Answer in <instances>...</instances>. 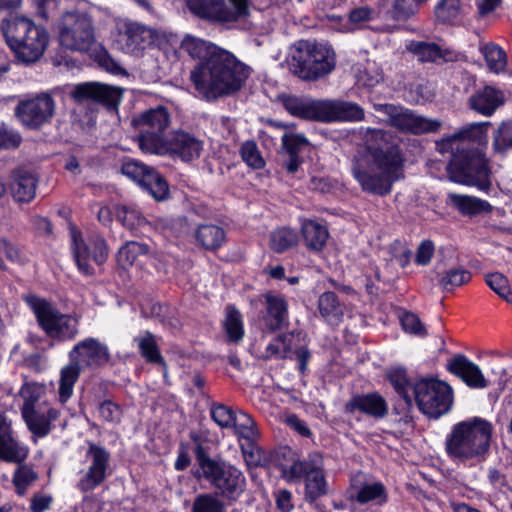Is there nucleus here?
<instances>
[{"label": "nucleus", "mask_w": 512, "mask_h": 512, "mask_svg": "<svg viewBox=\"0 0 512 512\" xmlns=\"http://www.w3.org/2000/svg\"><path fill=\"white\" fill-rule=\"evenodd\" d=\"M281 471L288 482L305 480L304 498L310 504L329 493L322 458L318 454H312L303 459H295L291 464L283 465Z\"/></svg>", "instance_id": "9d476101"}, {"label": "nucleus", "mask_w": 512, "mask_h": 512, "mask_svg": "<svg viewBox=\"0 0 512 512\" xmlns=\"http://www.w3.org/2000/svg\"><path fill=\"white\" fill-rule=\"evenodd\" d=\"M42 388L35 384H26L22 387L20 394L24 398V403L21 407V413L26 410V408H39L41 402H39L40 394Z\"/></svg>", "instance_id": "052dcab7"}, {"label": "nucleus", "mask_w": 512, "mask_h": 512, "mask_svg": "<svg viewBox=\"0 0 512 512\" xmlns=\"http://www.w3.org/2000/svg\"><path fill=\"white\" fill-rule=\"evenodd\" d=\"M387 377L395 391L405 401L407 407H411L413 400L409 395V390L413 389V386L408 382L405 371L400 369L391 370Z\"/></svg>", "instance_id": "de8ad7c7"}, {"label": "nucleus", "mask_w": 512, "mask_h": 512, "mask_svg": "<svg viewBox=\"0 0 512 512\" xmlns=\"http://www.w3.org/2000/svg\"><path fill=\"white\" fill-rule=\"evenodd\" d=\"M98 413L103 421L109 423H119L123 414L121 407L109 399L99 402Z\"/></svg>", "instance_id": "4d7b16f0"}, {"label": "nucleus", "mask_w": 512, "mask_h": 512, "mask_svg": "<svg viewBox=\"0 0 512 512\" xmlns=\"http://www.w3.org/2000/svg\"><path fill=\"white\" fill-rule=\"evenodd\" d=\"M56 104L53 97L46 92L34 97L25 98L15 107V115L19 121L30 129H38L53 118Z\"/></svg>", "instance_id": "dca6fc26"}, {"label": "nucleus", "mask_w": 512, "mask_h": 512, "mask_svg": "<svg viewBox=\"0 0 512 512\" xmlns=\"http://www.w3.org/2000/svg\"><path fill=\"white\" fill-rule=\"evenodd\" d=\"M294 340V335L291 333L282 334L276 337L267 347H266V358H288L290 357V353L292 351V343Z\"/></svg>", "instance_id": "c03bdc74"}, {"label": "nucleus", "mask_w": 512, "mask_h": 512, "mask_svg": "<svg viewBox=\"0 0 512 512\" xmlns=\"http://www.w3.org/2000/svg\"><path fill=\"white\" fill-rule=\"evenodd\" d=\"M505 102L503 91L485 86L469 98V107L483 116H491Z\"/></svg>", "instance_id": "cd10ccee"}, {"label": "nucleus", "mask_w": 512, "mask_h": 512, "mask_svg": "<svg viewBox=\"0 0 512 512\" xmlns=\"http://www.w3.org/2000/svg\"><path fill=\"white\" fill-rule=\"evenodd\" d=\"M152 167H149L137 160H127L121 166V172L138 185L143 184Z\"/></svg>", "instance_id": "3c124183"}, {"label": "nucleus", "mask_w": 512, "mask_h": 512, "mask_svg": "<svg viewBox=\"0 0 512 512\" xmlns=\"http://www.w3.org/2000/svg\"><path fill=\"white\" fill-rule=\"evenodd\" d=\"M347 413L361 412L376 419L388 414V404L379 393H368L353 396L346 404Z\"/></svg>", "instance_id": "a878e982"}, {"label": "nucleus", "mask_w": 512, "mask_h": 512, "mask_svg": "<svg viewBox=\"0 0 512 512\" xmlns=\"http://www.w3.org/2000/svg\"><path fill=\"white\" fill-rule=\"evenodd\" d=\"M68 356L70 362L60 371L58 394L61 404H65L73 395L74 385L83 369H96L110 360L108 346L93 337L77 342Z\"/></svg>", "instance_id": "423d86ee"}, {"label": "nucleus", "mask_w": 512, "mask_h": 512, "mask_svg": "<svg viewBox=\"0 0 512 512\" xmlns=\"http://www.w3.org/2000/svg\"><path fill=\"white\" fill-rule=\"evenodd\" d=\"M146 253L147 248L145 245L132 241L128 242L119 250L117 260L123 268H127L132 266L139 256Z\"/></svg>", "instance_id": "09e8293b"}, {"label": "nucleus", "mask_w": 512, "mask_h": 512, "mask_svg": "<svg viewBox=\"0 0 512 512\" xmlns=\"http://www.w3.org/2000/svg\"><path fill=\"white\" fill-rule=\"evenodd\" d=\"M361 472L355 474L351 478V487L355 491L351 497L360 504H366L371 501H376L378 504L387 502V491L381 482L366 483L362 482Z\"/></svg>", "instance_id": "c85d7f7f"}, {"label": "nucleus", "mask_w": 512, "mask_h": 512, "mask_svg": "<svg viewBox=\"0 0 512 512\" xmlns=\"http://www.w3.org/2000/svg\"><path fill=\"white\" fill-rule=\"evenodd\" d=\"M464 16L460 0H441L435 7V17L443 24H459Z\"/></svg>", "instance_id": "c9c22d12"}, {"label": "nucleus", "mask_w": 512, "mask_h": 512, "mask_svg": "<svg viewBox=\"0 0 512 512\" xmlns=\"http://www.w3.org/2000/svg\"><path fill=\"white\" fill-rule=\"evenodd\" d=\"M194 477L198 481L207 482L216 491L218 497L235 502L246 489V477L235 465L210 457L203 447L195 450Z\"/></svg>", "instance_id": "7ed1b4c3"}, {"label": "nucleus", "mask_w": 512, "mask_h": 512, "mask_svg": "<svg viewBox=\"0 0 512 512\" xmlns=\"http://www.w3.org/2000/svg\"><path fill=\"white\" fill-rule=\"evenodd\" d=\"M389 123L396 129L413 134L436 132L441 123L414 113L409 109L393 108L389 113Z\"/></svg>", "instance_id": "4be33fe9"}, {"label": "nucleus", "mask_w": 512, "mask_h": 512, "mask_svg": "<svg viewBox=\"0 0 512 512\" xmlns=\"http://www.w3.org/2000/svg\"><path fill=\"white\" fill-rule=\"evenodd\" d=\"M8 47L16 58L25 63L39 60L49 44V33L26 16L11 15L0 25Z\"/></svg>", "instance_id": "39448f33"}, {"label": "nucleus", "mask_w": 512, "mask_h": 512, "mask_svg": "<svg viewBox=\"0 0 512 512\" xmlns=\"http://www.w3.org/2000/svg\"><path fill=\"white\" fill-rule=\"evenodd\" d=\"M140 186L156 201H164L169 196V185L166 179L154 168L150 170L145 181Z\"/></svg>", "instance_id": "58836bf2"}, {"label": "nucleus", "mask_w": 512, "mask_h": 512, "mask_svg": "<svg viewBox=\"0 0 512 512\" xmlns=\"http://www.w3.org/2000/svg\"><path fill=\"white\" fill-rule=\"evenodd\" d=\"M297 243V232L288 227H280L270 233L269 245L275 253H283Z\"/></svg>", "instance_id": "4c0bfd02"}, {"label": "nucleus", "mask_w": 512, "mask_h": 512, "mask_svg": "<svg viewBox=\"0 0 512 512\" xmlns=\"http://www.w3.org/2000/svg\"><path fill=\"white\" fill-rule=\"evenodd\" d=\"M37 178L27 169H17L12 174L11 193L15 201L30 202L36 195Z\"/></svg>", "instance_id": "c756f323"}, {"label": "nucleus", "mask_w": 512, "mask_h": 512, "mask_svg": "<svg viewBox=\"0 0 512 512\" xmlns=\"http://www.w3.org/2000/svg\"><path fill=\"white\" fill-rule=\"evenodd\" d=\"M400 321L405 332L419 337H425L427 335L425 326L422 324L420 318L416 314L405 312L401 316Z\"/></svg>", "instance_id": "bf43d9fd"}, {"label": "nucleus", "mask_w": 512, "mask_h": 512, "mask_svg": "<svg viewBox=\"0 0 512 512\" xmlns=\"http://www.w3.org/2000/svg\"><path fill=\"white\" fill-rule=\"evenodd\" d=\"M171 116L167 108L158 106L149 109L132 120L138 131V146L143 153L155 154L165 142V131L170 126Z\"/></svg>", "instance_id": "f8f14e48"}, {"label": "nucleus", "mask_w": 512, "mask_h": 512, "mask_svg": "<svg viewBox=\"0 0 512 512\" xmlns=\"http://www.w3.org/2000/svg\"><path fill=\"white\" fill-rule=\"evenodd\" d=\"M433 254V242L429 240L423 241L417 249L415 261L417 264L425 266L430 263Z\"/></svg>", "instance_id": "0e129e2a"}, {"label": "nucleus", "mask_w": 512, "mask_h": 512, "mask_svg": "<svg viewBox=\"0 0 512 512\" xmlns=\"http://www.w3.org/2000/svg\"><path fill=\"white\" fill-rule=\"evenodd\" d=\"M118 218L122 221L124 226L130 229H133L136 225H140L143 221V218L137 211L126 207L119 210Z\"/></svg>", "instance_id": "774afa93"}, {"label": "nucleus", "mask_w": 512, "mask_h": 512, "mask_svg": "<svg viewBox=\"0 0 512 512\" xmlns=\"http://www.w3.org/2000/svg\"><path fill=\"white\" fill-rule=\"evenodd\" d=\"M487 285L508 303H512V291L508 279L501 273L495 272L486 276Z\"/></svg>", "instance_id": "603ef678"}, {"label": "nucleus", "mask_w": 512, "mask_h": 512, "mask_svg": "<svg viewBox=\"0 0 512 512\" xmlns=\"http://www.w3.org/2000/svg\"><path fill=\"white\" fill-rule=\"evenodd\" d=\"M365 149L355 156L352 174L364 192L385 196L403 178L404 156L399 145L388 141V134L375 128L364 133Z\"/></svg>", "instance_id": "f03ea898"}, {"label": "nucleus", "mask_w": 512, "mask_h": 512, "mask_svg": "<svg viewBox=\"0 0 512 512\" xmlns=\"http://www.w3.org/2000/svg\"><path fill=\"white\" fill-rule=\"evenodd\" d=\"M415 402L422 413L439 418L446 414L453 402L449 385L435 379H420L413 384Z\"/></svg>", "instance_id": "2eb2a0df"}, {"label": "nucleus", "mask_w": 512, "mask_h": 512, "mask_svg": "<svg viewBox=\"0 0 512 512\" xmlns=\"http://www.w3.org/2000/svg\"><path fill=\"white\" fill-rule=\"evenodd\" d=\"M224 329L232 342H238L243 338L244 330L241 314L236 309L228 308Z\"/></svg>", "instance_id": "8fccbe9b"}, {"label": "nucleus", "mask_w": 512, "mask_h": 512, "mask_svg": "<svg viewBox=\"0 0 512 512\" xmlns=\"http://www.w3.org/2000/svg\"><path fill=\"white\" fill-rule=\"evenodd\" d=\"M0 252L3 253L6 256V258L11 262H24V260L21 257L19 249L6 238H0Z\"/></svg>", "instance_id": "338daca9"}, {"label": "nucleus", "mask_w": 512, "mask_h": 512, "mask_svg": "<svg viewBox=\"0 0 512 512\" xmlns=\"http://www.w3.org/2000/svg\"><path fill=\"white\" fill-rule=\"evenodd\" d=\"M195 237L198 244L207 250L218 249L226 239L224 229L213 224L200 225L196 230Z\"/></svg>", "instance_id": "f704fd0d"}, {"label": "nucleus", "mask_w": 512, "mask_h": 512, "mask_svg": "<svg viewBox=\"0 0 512 512\" xmlns=\"http://www.w3.org/2000/svg\"><path fill=\"white\" fill-rule=\"evenodd\" d=\"M492 431L491 423L479 417L456 423L445 439L448 456L461 461L482 458L490 447Z\"/></svg>", "instance_id": "0eeeda50"}, {"label": "nucleus", "mask_w": 512, "mask_h": 512, "mask_svg": "<svg viewBox=\"0 0 512 512\" xmlns=\"http://www.w3.org/2000/svg\"><path fill=\"white\" fill-rule=\"evenodd\" d=\"M210 415L212 420L222 429H232L236 426L237 413L222 403L213 402L210 405Z\"/></svg>", "instance_id": "a19ab883"}, {"label": "nucleus", "mask_w": 512, "mask_h": 512, "mask_svg": "<svg viewBox=\"0 0 512 512\" xmlns=\"http://www.w3.org/2000/svg\"><path fill=\"white\" fill-rule=\"evenodd\" d=\"M275 502L281 512H291L294 509L292 493L287 489H280L275 493Z\"/></svg>", "instance_id": "69168bd1"}, {"label": "nucleus", "mask_w": 512, "mask_h": 512, "mask_svg": "<svg viewBox=\"0 0 512 512\" xmlns=\"http://www.w3.org/2000/svg\"><path fill=\"white\" fill-rule=\"evenodd\" d=\"M454 206L463 214L476 215L483 212H490L492 206L485 200L467 195H451Z\"/></svg>", "instance_id": "e433bc0d"}, {"label": "nucleus", "mask_w": 512, "mask_h": 512, "mask_svg": "<svg viewBox=\"0 0 512 512\" xmlns=\"http://www.w3.org/2000/svg\"><path fill=\"white\" fill-rule=\"evenodd\" d=\"M22 141L21 136L5 126L0 127V149L17 148Z\"/></svg>", "instance_id": "e2e57ef3"}, {"label": "nucleus", "mask_w": 512, "mask_h": 512, "mask_svg": "<svg viewBox=\"0 0 512 512\" xmlns=\"http://www.w3.org/2000/svg\"><path fill=\"white\" fill-rule=\"evenodd\" d=\"M162 146L155 155H169L184 163H192L200 158L204 150V141L192 133L178 130L174 131Z\"/></svg>", "instance_id": "6ab92c4d"}, {"label": "nucleus", "mask_w": 512, "mask_h": 512, "mask_svg": "<svg viewBox=\"0 0 512 512\" xmlns=\"http://www.w3.org/2000/svg\"><path fill=\"white\" fill-rule=\"evenodd\" d=\"M232 429L241 437L253 440L257 436L255 421L245 412L240 411L236 417V426Z\"/></svg>", "instance_id": "6e6d98bb"}, {"label": "nucleus", "mask_w": 512, "mask_h": 512, "mask_svg": "<svg viewBox=\"0 0 512 512\" xmlns=\"http://www.w3.org/2000/svg\"><path fill=\"white\" fill-rule=\"evenodd\" d=\"M482 53L490 71L500 73L506 68V54L498 45L488 43L483 46Z\"/></svg>", "instance_id": "37998d69"}, {"label": "nucleus", "mask_w": 512, "mask_h": 512, "mask_svg": "<svg viewBox=\"0 0 512 512\" xmlns=\"http://www.w3.org/2000/svg\"><path fill=\"white\" fill-rule=\"evenodd\" d=\"M87 470L80 477L77 487L87 493L100 486L110 474V453L102 446L89 443L85 454Z\"/></svg>", "instance_id": "a211bd4d"}, {"label": "nucleus", "mask_w": 512, "mask_h": 512, "mask_svg": "<svg viewBox=\"0 0 512 512\" xmlns=\"http://www.w3.org/2000/svg\"><path fill=\"white\" fill-rule=\"evenodd\" d=\"M25 301L34 312L41 329L53 341L62 343L77 337L78 317L61 313L52 303L36 295L26 296Z\"/></svg>", "instance_id": "1a4fd4ad"}, {"label": "nucleus", "mask_w": 512, "mask_h": 512, "mask_svg": "<svg viewBox=\"0 0 512 512\" xmlns=\"http://www.w3.org/2000/svg\"><path fill=\"white\" fill-rule=\"evenodd\" d=\"M60 416V411L43 401L39 408H26L22 417L34 438H44L52 430V422Z\"/></svg>", "instance_id": "5701e85b"}, {"label": "nucleus", "mask_w": 512, "mask_h": 512, "mask_svg": "<svg viewBox=\"0 0 512 512\" xmlns=\"http://www.w3.org/2000/svg\"><path fill=\"white\" fill-rule=\"evenodd\" d=\"M140 355L148 363L159 364L166 372V362L163 359L156 337L149 331H144L134 338Z\"/></svg>", "instance_id": "473e14b6"}, {"label": "nucleus", "mask_w": 512, "mask_h": 512, "mask_svg": "<svg viewBox=\"0 0 512 512\" xmlns=\"http://www.w3.org/2000/svg\"><path fill=\"white\" fill-rule=\"evenodd\" d=\"M250 0H186L195 16L221 25L233 24L250 15Z\"/></svg>", "instance_id": "ddd939ff"}, {"label": "nucleus", "mask_w": 512, "mask_h": 512, "mask_svg": "<svg viewBox=\"0 0 512 512\" xmlns=\"http://www.w3.org/2000/svg\"><path fill=\"white\" fill-rule=\"evenodd\" d=\"M450 372L458 376L469 387L483 389L489 385L481 369L464 355H457L448 363Z\"/></svg>", "instance_id": "bb28decb"}, {"label": "nucleus", "mask_w": 512, "mask_h": 512, "mask_svg": "<svg viewBox=\"0 0 512 512\" xmlns=\"http://www.w3.org/2000/svg\"><path fill=\"white\" fill-rule=\"evenodd\" d=\"M428 0H386L384 9L386 16L394 21L406 22L419 11V5Z\"/></svg>", "instance_id": "2f4dec72"}, {"label": "nucleus", "mask_w": 512, "mask_h": 512, "mask_svg": "<svg viewBox=\"0 0 512 512\" xmlns=\"http://www.w3.org/2000/svg\"><path fill=\"white\" fill-rule=\"evenodd\" d=\"M157 32L142 23L126 20L118 26L116 44L124 53L141 56L155 44Z\"/></svg>", "instance_id": "f3484780"}, {"label": "nucleus", "mask_w": 512, "mask_h": 512, "mask_svg": "<svg viewBox=\"0 0 512 512\" xmlns=\"http://www.w3.org/2000/svg\"><path fill=\"white\" fill-rule=\"evenodd\" d=\"M481 131V126L478 124H472L467 128H464L462 130L457 131L452 136H449L448 138L443 140V145L448 146L450 145L453 149V144L456 141H462V140H471L476 138V134Z\"/></svg>", "instance_id": "680f3d73"}, {"label": "nucleus", "mask_w": 512, "mask_h": 512, "mask_svg": "<svg viewBox=\"0 0 512 512\" xmlns=\"http://www.w3.org/2000/svg\"><path fill=\"white\" fill-rule=\"evenodd\" d=\"M407 48L421 62H434L445 57L439 45L432 42L412 41Z\"/></svg>", "instance_id": "ea45409f"}, {"label": "nucleus", "mask_w": 512, "mask_h": 512, "mask_svg": "<svg viewBox=\"0 0 512 512\" xmlns=\"http://www.w3.org/2000/svg\"><path fill=\"white\" fill-rule=\"evenodd\" d=\"M240 155L242 160L254 169H261L265 165L257 144L254 141H246L241 145Z\"/></svg>", "instance_id": "5fc2aeb1"}, {"label": "nucleus", "mask_w": 512, "mask_h": 512, "mask_svg": "<svg viewBox=\"0 0 512 512\" xmlns=\"http://www.w3.org/2000/svg\"><path fill=\"white\" fill-rule=\"evenodd\" d=\"M263 297L266 311L263 316L264 329L275 332L288 323V303L284 296L271 292Z\"/></svg>", "instance_id": "393cba45"}, {"label": "nucleus", "mask_w": 512, "mask_h": 512, "mask_svg": "<svg viewBox=\"0 0 512 512\" xmlns=\"http://www.w3.org/2000/svg\"><path fill=\"white\" fill-rule=\"evenodd\" d=\"M191 512H226V506L217 495L201 493L195 497Z\"/></svg>", "instance_id": "79ce46f5"}, {"label": "nucleus", "mask_w": 512, "mask_h": 512, "mask_svg": "<svg viewBox=\"0 0 512 512\" xmlns=\"http://www.w3.org/2000/svg\"><path fill=\"white\" fill-rule=\"evenodd\" d=\"M471 277L470 271L466 269H450L440 278L439 284L445 291H453L456 287L468 283Z\"/></svg>", "instance_id": "49530a36"}, {"label": "nucleus", "mask_w": 512, "mask_h": 512, "mask_svg": "<svg viewBox=\"0 0 512 512\" xmlns=\"http://www.w3.org/2000/svg\"><path fill=\"white\" fill-rule=\"evenodd\" d=\"M123 90L106 84L88 82L75 86L72 97L78 101H94L116 110L122 99Z\"/></svg>", "instance_id": "412c9836"}, {"label": "nucleus", "mask_w": 512, "mask_h": 512, "mask_svg": "<svg viewBox=\"0 0 512 512\" xmlns=\"http://www.w3.org/2000/svg\"><path fill=\"white\" fill-rule=\"evenodd\" d=\"M290 71L305 81H317L328 76L336 67L333 48L309 40L298 41L288 62Z\"/></svg>", "instance_id": "6e6552de"}, {"label": "nucleus", "mask_w": 512, "mask_h": 512, "mask_svg": "<svg viewBox=\"0 0 512 512\" xmlns=\"http://www.w3.org/2000/svg\"><path fill=\"white\" fill-rule=\"evenodd\" d=\"M29 448L20 442L12 429L11 421L0 414V459L8 463H23Z\"/></svg>", "instance_id": "b1692460"}, {"label": "nucleus", "mask_w": 512, "mask_h": 512, "mask_svg": "<svg viewBox=\"0 0 512 512\" xmlns=\"http://www.w3.org/2000/svg\"><path fill=\"white\" fill-rule=\"evenodd\" d=\"M344 309V304L334 292H324L318 298V311L329 325H338L342 321Z\"/></svg>", "instance_id": "7c9ffc66"}, {"label": "nucleus", "mask_w": 512, "mask_h": 512, "mask_svg": "<svg viewBox=\"0 0 512 512\" xmlns=\"http://www.w3.org/2000/svg\"><path fill=\"white\" fill-rule=\"evenodd\" d=\"M301 231L306 247L313 251L322 250L329 236L327 228L313 220L305 221Z\"/></svg>", "instance_id": "72a5a7b5"}, {"label": "nucleus", "mask_w": 512, "mask_h": 512, "mask_svg": "<svg viewBox=\"0 0 512 512\" xmlns=\"http://www.w3.org/2000/svg\"><path fill=\"white\" fill-rule=\"evenodd\" d=\"M37 478V473L31 466L20 463L13 474L12 482L17 493L19 495H23L27 491L28 487L37 480Z\"/></svg>", "instance_id": "a18cd8bd"}, {"label": "nucleus", "mask_w": 512, "mask_h": 512, "mask_svg": "<svg viewBox=\"0 0 512 512\" xmlns=\"http://www.w3.org/2000/svg\"><path fill=\"white\" fill-rule=\"evenodd\" d=\"M72 239V249L76 264L84 274L89 275L92 273V268L89 264L91 259L97 264H102L106 260L108 249L102 236L93 234L89 237L88 243H86L79 233L73 231Z\"/></svg>", "instance_id": "aec40b11"}, {"label": "nucleus", "mask_w": 512, "mask_h": 512, "mask_svg": "<svg viewBox=\"0 0 512 512\" xmlns=\"http://www.w3.org/2000/svg\"><path fill=\"white\" fill-rule=\"evenodd\" d=\"M282 145L288 155H298L299 152L309 145V141L302 134L285 133L282 136Z\"/></svg>", "instance_id": "13d9d810"}, {"label": "nucleus", "mask_w": 512, "mask_h": 512, "mask_svg": "<svg viewBox=\"0 0 512 512\" xmlns=\"http://www.w3.org/2000/svg\"><path fill=\"white\" fill-rule=\"evenodd\" d=\"M59 43L65 49L88 52L96 44V31L92 16L86 12L67 11L58 24Z\"/></svg>", "instance_id": "9b49d317"}, {"label": "nucleus", "mask_w": 512, "mask_h": 512, "mask_svg": "<svg viewBox=\"0 0 512 512\" xmlns=\"http://www.w3.org/2000/svg\"><path fill=\"white\" fill-rule=\"evenodd\" d=\"M279 101L290 115L310 121L323 123L361 121L365 115L358 104L343 100L281 95Z\"/></svg>", "instance_id": "20e7f679"}, {"label": "nucleus", "mask_w": 512, "mask_h": 512, "mask_svg": "<svg viewBox=\"0 0 512 512\" xmlns=\"http://www.w3.org/2000/svg\"><path fill=\"white\" fill-rule=\"evenodd\" d=\"M180 48L191 58L201 60L190 71L196 95L207 102L237 94L251 74L248 65L231 52L204 39L185 35Z\"/></svg>", "instance_id": "f257e3e1"}, {"label": "nucleus", "mask_w": 512, "mask_h": 512, "mask_svg": "<svg viewBox=\"0 0 512 512\" xmlns=\"http://www.w3.org/2000/svg\"><path fill=\"white\" fill-rule=\"evenodd\" d=\"M451 180L474 185L480 189L488 186V168L486 159L477 149L462 147L459 153L454 154L447 166Z\"/></svg>", "instance_id": "4468645a"}, {"label": "nucleus", "mask_w": 512, "mask_h": 512, "mask_svg": "<svg viewBox=\"0 0 512 512\" xmlns=\"http://www.w3.org/2000/svg\"><path fill=\"white\" fill-rule=\"evenodd\" d=\"M493 147L498 153H504L512 148V121L503 122L498 127L494 135Z\"/></svg>", "instance_id": "864d4df0"}]
</instances>
